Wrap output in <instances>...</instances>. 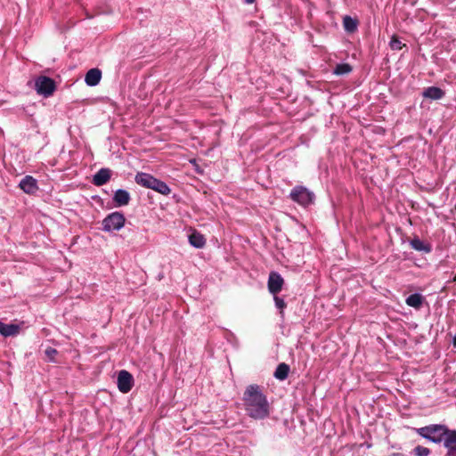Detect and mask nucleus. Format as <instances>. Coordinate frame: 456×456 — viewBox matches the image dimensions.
Masks as SVG:
<instances>
[{"label":"nucleus","instance_id":"obj_9","mask_svg":"<svg viewBox=\"0 0 456 456\" xmlns=\"http://www.w3.org/2000/svg\"><path fill=\"white\" fill-rule=\"evenodd\" d=\"M102 78V71L97 69H89L85 77V82L89 86H97Z\"/></svg>","mask_w":456,"mask_h":456},{"label":"nucleus","instance_id":"obj_28","mask_svg":"<svg viewBox=\"0 0 456 456\" xmlns=\"http://www.w3.org/2000/svg\"><path fill=\"white\" fill-rule=\"evenodd\" d=\"M389 456H406V455L403 453H400V452H394V453H391Z\"/></svg>","mask_w":456,"mask_h":456},{"label":"nucleus","instance_id":"obj_13","mask_svg":"<svg viewBox=\"0 0 456 456\" xmlns=\"http://www.w3.org/2000/svg\"><path fill=\"white\" fill-rule=\"evenodd\" d=\"M422 95L424 98L440 100L444 97V92L440 87L429 86L423 91Z\"/></svg>","mask_w":456,"mask_h":456},{"label":"nucleus","instance_id":"obj_7","mask_svg":"<svg viewBox=\"0 0 456 456\" xmlns=\"http://www.w3.org/2000/svg\"><path fill=\"white\" fill-rule=\"evenodd\" d=\"M284 284V280L281 275L277 272H271L268 277L267 287L268 290L273 296L277 295Z\"/></svg>","mask_w":456,"mask_h":456},{"label":"nucleus","instance_id":"obj_6","mask_svg":"<svg viewBox=\"0 0 456 456\" xmlns=\"http://www.w3.org/2000/svg\"><path fill=\"white\" fill-rule=\"evenodd\" d=\"M134 385L133 375L126 370H122L118 375V388L121 393H128Z\"/></svg>","mask_w":456,"mask_h":456},{"label":"nucleus","instance_id":"obj_10","mask_svg":"<svg viewBox=\"0 0 456 456\" xmlns=\"http://www.w3.org/2000/svg\"><path fill=\"white\" fill-rule=\"evenodd\" d=\"M154 179L152 175L144 172H138L134 176L135 183L147 189L151 188Z\"/></svg>","mask_w":456,"mask_h":456},{"label":"nucleus","instance_id":"obj_26","mask_svg":"<svg viewBox=\"0 0 456 456\" xmlns=\"http://www.w3.org/2000/svg\"><path fill=\"white\" fill-rule=\"evenodd\" d=\"M45 353L50 361H53L54 356L57 354L58 352L56 349H54L53 347H48Z\"/></svg>","mask_w":456,"mask_h":456},{"label":"nucleus","instance_id":"obj_1","mask_svg":"<svg viewBox=\"0 0 456 456\" xmlns=\"http://www.w3.org/2000/svg\"><path fill=\"white\" fill-rule=\"evenodd\" d=\"M243 404L248 416L254 419H264L270 414V405L260 386L249 385L243 393Z\"/></svg>","mask_w":456,"mask_h":456},{"label":"nucleus","instance_id":"obj_29","mask_svg":"<svg viewBox=\"0 0 456 456\" xmlns=\"http://www.w3.org/2000/svg\"><path fill=\"white\" fill-rule=\"evenodd\" d=\"M246 4H253L256 0H243Z\"/></svg>","mask_w":456,"mask_h":456},{"label":"nucleus","instance_id":"obj_18","mask_svg":"<svg viewBox=\"0 0 456 456\" xmlns=\"http://www.w3.org/2000/svg\"><path fill=\"white\" fill-rule=\"evenodd\" d=\"M189 242L190 244L196 248H201L204 247L205 243H206V240L205 238L203 237L202 234H200V232H193L190 236H189Z\"/></svg>","mask_w":456,"mask_h":456},{"label":"nucleus","instance_id":"obj_30","mask_svg":"<svg viewBox=\"0 0 456 456\" xmlns=\"http://www.w3.org/2000/svg\"><path fill=\"white\" fill-rule=\"evenodd\" d=\"M452 345L454 347H456V335L452 338Z\"/></svg>","mask_w":456,"mask_h":456},{"label":"nucleus","instance_id":"obj_25","mask_svg":"<svg viewBox=\"0 0 456 456\" xmlns=\"http://www.w3.org/2000/svg\"><path fill=\"white\" fill-rule=\"evenodd\" d=\"M273 299L277 308L283 310L287 306V304L285 303L284 299L279 297L277 295L274 296ZM281 314H283L282 311H281Z\"/></svg>","mask_w":456,"mask_h":456},{"label":"nucleus","instance_id":"obj_3","mask_svg":"<svg viewBox=\"0 0 456 456\" xmlns=\"http://www.w3.org/2000/svg\"><path fill=\"white\" fill-rule=\"evenodd\" d=\"M289 198L301 206H308L314 200V193L302 185L295 186L290 193Z\"/></svg>","mask_w":456,"mask_h":456},{"label":"nucleus","instance_id":"obj_17","mask_svg":"<svg viewBox=\"0 0 456 456\" xmlns=\"http://www.w3.org/2000/svg\"><path fill=\"white\" fill-rule=\"evenodd\" d=\"M19 326L16 324H5L0 322V334L4 337L16 335L19 332Z\"/></svg>","mask_w":456,"mask_h":456},{"label":"nucleus","instance_id":"obj_24","mask_svg":"<svg viewBox=\"0 0 456 456\" xmlns=\"http://www.w3.org/2000/svg\"><path fill=\"white\" fill-rule=\"evenodd\" d=\"M389 45L392 50H401L404 45L395 36L392 37Z\"/></svg>","mask_w":456,"mask_h":456},{"label":"nucleus","instance_id":"obj_23","mask_svg":"<svg viewBox=\"0 0 456 456\" xmlns=\"http://www.w3.org/2000/svg\"><path fill=\"white\" fill-rule=\"evenodd\" d=\"M413 453L416 456H428L430 454V450L427 447L418 445L413 449Z\"/></svg>","mask_w":456,"mask_h":456},{"label":"nucleus","instance_id":"obj_16","mask_svg":"<svg viewBox=\"0 0 456 456\" xmlns=\"http://www.w3.org/2000/svg\"><path fill=\"white\" fill-rule=\"evenodd\" d=\"M151 190L162 194V195H168L171 192V189L169 186L163 181L158 179L155 177L152 186L151 188Z\"/></svg>","mask_w":456,"mask_h":456},{"label":"nucleus","instance_id":"obj_14","mask_svg":"<svg viewBox=\"0 0 456 456\" xmlns=\"http://www.w3.org/2000/svg\"><path fill=\"white\" fill-rule=\"evenodd\" d=\"M411 247L419 252L429 253L432 250L430 244L425 243L419 238L415 237L410 241Z\"/></svg>","mask_w":456,"mask_h":456},{"label":"nucleus","instance_id":"obj_4","mask_svg":"<svg viewBox=\"0 0 456 456\" xmlns=\"http://www.w3.org/2000/svg\"><path fill=\"white\" fill-rule=\"evenodd\" d=\"M125 222V216L121 212H112L102 220V230L108 232L119 231L124 227Z\"/></svg>","mask_w":456,"mask_h":456},{"label":"nucleus","instance_id":"obj_27","mask_svg":"<svg viewBox=\"0 0 456 456\" xmlns=\"http://www.w3.org/2000/svg\"><path fill=\"white\" fill-rule=\"evenodd\" d=\"M446 456H456V445L450 449L449 451H447Z\"/></svg>","mask_w":456,"mask_h":456},{"label":"nucleus","instance_id":"obj_15","mask_svg":"<svg viewBox=\"0 0 456 456\" xmlns=\"http://www.w3.org/2000/svg\"><path fill=\"white\" fill-rule=\"evenodd\" d=\"M406 304L415 309H419L424 302V297L421 294L414 293L410 295L406 300Z\"/></svg>","mask_w":456,"mask_h":456},{"label":"nucleus","instance_id":"obj_12","mask_svg":"<svg viewBox=\"0 0 456 456\" xmlns=\"http://www.w3.org/2000/svg\"><path fill=\"white\" fill-rule=\"evenodd\" d=\"M131 200L130 194L124 189H118L115 191L113 196V201L117 207H122L128 205Z\"/></svg>","mask_w":456,"mask_h":456},{"label":"nucleus","instance_id":"obj_2","mask_svg":"<svg viewBox=\"0 0 456 456\" xmlns=\"http://www.w3.org/2000/svg\"><path fill=\"white\" fill-rule=\"evenodd\" d=\"M415 430L419 436L435 444L442 443L444 437L449 432V428L442 424H431Z\"/></svg>","mask_w":456,"mask_h":456},{"label":"nucleus","instance_id":"obj_8","mask_svg":"<svg viewBox=\"0 0 456 456\" xmlns=\"http://www.w3.org/2000/svg\"><path fill=\"white\" fill-rule=\"evenodd\" d=\"M20 188L28 194H34L37 190V181L31 175H26L19 184Z\"/></svg>","mask_w":456,"mask_h":456},{"label":"nucleus","instance_id":"obj_5","mask_svg":"<svg viewBox=\"0 0 456 456\" xmlns=\"http://www.w3.org/2000/svg\"><path fill=\"white\" fill-rule=\"evenodd\" d=\"M36 90L38 94L48 97L53 94L56 86L53 79L40 76L35 81Z\"/></svg>","mask_w":456,"mask_h":456},{"label":"nucleus","instance_id":"obj_19","mask_svg":"<svg viewBox=\"0 0 456 456\" xmlns=\"http://www.w3.org/2000/svg\"><path fill=\"white\" fill-rule=\"evenodd\" d=\"M343 26L346 32L354 33L357 30L358 21L356 19L352 18L351 16L346 15L343 18Z\"/></svg>","mask_w":456,"mask_h":456},{"label":"nucleus","instance_id":"obj_20","mask_svg":"<svg viewBox=\"0 0 456 456\" xmlns=\"http://www.w3.org/2000/svg\"><path fill=\"white\" fill-rule=\"evenodd\" d=\"M289 372V366L287 363L281 362L277 366L273 376L279 380H284L288 378Z\"/></svg>","mask_w":456,"mask_h":456},{"label":"nucleus","instance_id":"obj_21","mask_svg":"<svg viewBox=\"0 0 456 456\" xmlns=\"http://www.w3.org/2000/svg\"><path fill=\"white\" fill-rule=\"evenodd\" d=\"M444 446L449 451L456 446V430H450L444 437Z\"/></svg>","mask_w":456,"mask_h":456},{"label":"nucleus","instance_id":"obj_22","mask_svg":"<svg viewBox=\"0 0 456 456\" xmlns=\"http://www.w3.org/2000/svg\"><path fill=\"white\" fill-rule=\"evenodd\" d=\"M352 70H353V68L350 64L339 63V64L336 65V67L333 70V74H335L337 76H344V75L349 74Z\"/></svg>","mask_w":456,"mask_h":456},{"label":"nucleus","instance_id":"obj_11","mask_svg":"<svg viewBox=\"0 0 456 456\" xmlns=\"http://www.w3.org/2000/svg\"><path fill=\"white\" fill-rule=\"evenodd\" d=\"M111 175V171L109 168H101L93 177V183L96 186L105 184Z\"/></svg>","mask_w":456,"mask_h":456}]
</instances>
